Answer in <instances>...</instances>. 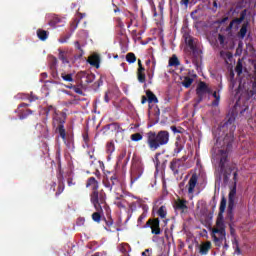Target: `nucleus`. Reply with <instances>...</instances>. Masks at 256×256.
<instances>
[{
    "label": "nucleus",
    "instance_id": "obj_1",
    "mask_svg": "<svg viewBox=\"0 0 256 256\" xmlns=\"http://www.w3.org/2000/svg\"><path fill=\"white\" fill-rule=\"evenodd\" d=\"M235 114L231 113L227 116V120L222 122L218 128L217 143L223 139V149L219 150V169L220 173H223L224 177H229L233 169L229 168V151L233 147V141L235 139Z\"/></svg>",
    "mask_w": 256,
    "mask_h": 256
},
{
    "label": "nucleus",
    "instance_id": "obj_2",
    "mask_svg": "<svg viewBox=\"0 0 256 256\" xmlns=\"http://www.w3.org/2000/svg\"><path fill=\"white\" fill-rule=\"evenodd\" d=\"M169 137V131L167 130L149 131L146 133V145L151 151H157V149L169 143Z\"/></svg>",
    "mask_w": 256,
    "mask_h": 256
},
{
    "label": "nucleus",
    "instance_id": "obj_3",
    "mask_svg": "<svg viewBox=\"0 0 256 256\" xmlns=\"http://www.w3.org/2000/svg\"><path fill=\"white\" fill-rule=\"evenodd\" d=\"M65 121H67V114L65 112H55L53 116V126L56 127V133H59L63 141L67 140Z\"/></svg>",
    "mask_w": 256,
    "mask_h": 256
},
{
    "label": "nucleus",
    "instance_id": "obj_4",
    "mask_svg": "<svg viewBox=\"0 0 256 256\" xmlns=\"http://www.w3.org/2000/svg\"><path fill=\"white\" fill-rule=\"evenodd\" d=\"M90 201L92 205H94V209H109V206L107 205V194H105V191L103 190L92 191L90 194Z\"/></svg>",
    "mask_w": 256,
    "mask_h": 256
},
{
    "label": "nucleus",
    "instance_id": "obj_5",
    "mask_svg": "<svg viewBox=\"0 0 256 256\" xmlns=\"http://www.w3.org/2000/svg\"><path fill=\"white\" fill-rule=\"evenodd\" d=\"M234 187L230 190L228 195V217L233 221V209H235V196L237 195V172L233 173Z\"/></svg>",
    "mask_w": 256,
    "mask_h": 256
},
{
    "label": "nucleus",
    "instance_id": "obj_6",
    "mask_svg": "<svg viewBox=\"0 0 256 256\" xmlns=\"http://www.w3.org/2000/svg\"><path fill=\"white\" fill-rule=\"evenodd\" d=\"M147 227L151 229L152 235H161V233H163L161 230V220H159V218H149L144 225V228Z\"/></svg>",
    "mask_w": 256,
    "mask_h": 256
},
{
    "label": "nucleus",
    "instance_id": "obj_7",
    "mask_svg": "<svg viewBox=\"0 0 256 256\" xmlns=\"http://www.w3.org/2000/svg\"><path fill=\"white\" fill-rule=\"evenodd\" d=\"M225 209H227V199L222 197L218 218L216 220V227L214 229H225V222L223 221V214L225 213Z\"/></svg>",
    "mask_w": 256,
    "mask_h": 256
},
{
    "label": "nucleus",
    "instance_id": "obj_8",
    "mask_svg": "<svg viewBox=\"0 0 256 256\" xmlns=\"http://www.w3.org/2000/svg\"><path fill=\"white\" fill-rule=\"evenodd\" d=\"M103 185L108 189V191H113V187H119L121 185V181L119 180V176L114 173L103 180Z\"/></svg>",
    "mask_w": 256,
    "mask_h": 256
},
{
    "label": "nucleus",
    "instance_id": "obj_9",
    "mask_svg": "<svg viewBox=\"0 0 256 256\" xmlns=\"http://www.w3.org/2000/svg\"><path fill=\"white\" fill-rule=\"evenodd\" d=\"M189 202L185 199L178 198L174 202V209L175 211H180V213H187L189 206H187Z\"/></svg>",
    "mask_w": 256,
    "mask_h": 256
},
{
    "label": "nucleus",
    "instance_id": "obj_10",
    "mask_svg": "<svg viewBox=\"0 0 256 256\" xmlns=\"http://www.w3.org/2000/svg\"><path fill=\"white\" fill-rule=\"evenodd\" d=\"M212 237L216 242L223 241V239L226 237L225 228H213Z\"/></svg>",
    "mask_w": 256,
    "mask_h": 256
},
{
    "label": "nucleus",
    "instance_id": "obj_11",
    "mask_svg": "<svg viewBox=\"0 0 256 256\" xmlns=\"http://www.w3.org/2000/svg\"><path fill=\"white\" fill-rule=\"evenodd\" d=\"M211 93V88L205 82H200L196 88V94L198 97H203V95Z\"/></svg>",
    "mask_w": 256,
    "mask_h": 256
},
{
    "label": "nucleus",
    "instance_id": "obj_12",
    "mask_svg": "<svg viewBox=\"0 0 256 256\" xmlns=\"http://www.w3.org/2000/svg\"><path fill=\"white\" fill-rule=\"evenodd\" d=\"M181 167H183V162H181V159L174 158L170 162V169L174 175H179V169H181Z\"/></svg>",
    "mask_w": 256,
    "mask_h": 256
},
{
    "label": "nucleus",
    "instance_id": "obj_13",
    "mask_svg": "<svg viewBox=\"0 0 256 256\" xmlns=\"http://www.w3.org/2000/svg\"><path fill=\"white\" fill-rule=\"evenodd\" d=\"M198 177H197V174H193L189 181H188V193L191 195L193 193H195V187H197V181H198Z\"/></svg>",
    "mask_w": 256,
    "mask_h": 256
},
{
    "label": "nucleus",
    "instance_id": "obj_14",
    "mask_svg": "<svg viewBox=\"0 0 256 256\" xmlns=\"http://www.w3.org/2000/svg\"><path fill=\"white\" fill-rule=\"evenodd\" d=\"M36 131L39 133V137H43L44 139H48L49 137V127L43 124L36 125Z\"/></svg>",
    "mask_w": 256,
    "mask_h": 256
},
{
    "label": "nucleus",
    "instance_id": "obj_15",
    "mask_svg": "<svg viewBox=\"0 0 256 256\" xmlns=\"http://www.w3.org/2000/svg\"><path fill=\"white\" fill-rule=\"evenodd\" d=\"M156 213L158 217L163 220L164 225H167V223H169V219H167V207L165 205L160 206Z\"/></svg>",
    "mask_w": 256,
    "mask_h": 256
},
{
    "label": "nucleus",
    "instance_id": "obj_16",
    "mask_svg": "<svg viewBox=\"0 0 256 256\" xmlns=\"http://www.w3.org/2000/svg\"><path fill=\"white\" fill-rule=\"evenodd\" d=\"M58 59L63 63V65H69L71 56L69 52L59 50Z\"/></svg>",
    "mask_w": 256,
    "mask_h": 256
},
{
    "label": "nucleus",
    "instance_id": "obj_17",
    "mask_svg": "<svg viewBox=\"0 0 256 256\" xmlns=\"http://www.w3.org/2000/svg\"><path fill=\"white\" fill-rule=\"evenodd\" d=\"M245 17H247V9H244L241 11L240 13V17L239 18H235L234 20H232L230 22L229 27L232 28L233 25H241V23H243V21H245Z\"/></svg>",
    "mask_w": 256,
    "mask_h": 256
},
{
    "label": "nucleus",
    "instance_id": "obj_18",
    "mask_svg": "<svg viewBox=\"0 0 256 256\" xmlns=\"http://www.w3.org/2000/svg\"><path fill=\"white\" fill-rule=\"evenodd\" d=\"M86 187L87 188H91L92 191H98L99 189V181H97V179H95V177H90L88 178L87 182H86Z\"/></svg>",
    "mask_w": 256,
    "mask_h": 256
},
{
    "label": "nucleus",
    "instance_id": "obj_19",
    "mask_svg": "<svg viewBox=\"0 0 256 256\" xmlns=\"http://www.w3.org/2000/svg\"><path fill=\"white\" fill-rule=\"evenodd\" d=\"M88 63L92 67H96V69H99V64L101 63V57H99V55H92L88 58Z\"/></svg>",
    "mask_w": 256,
    "mask_h": 256
},
{
    "label": "nucleus",
    "instance_id": "obj_20",
    "mask_svg": "<svg viewBox=\"0 0 256 256\" xmlns=\"http://www.w3.org/2000/svg\"><path fill=\"white\" fill-rule=\"evenodd\" d=\"M210 249H211V241H206L200 245L199 253L200 255H207Z\"/></svg>",
    "mask_w": 256,
    "mask_h": 256
},
{
    "label": "nucleus",
    "instance_id": "obj_21",
    "mask_svg": "<svg viewBox=\"0 0 256 256\" xmlns=\"http://www.w3.org/2000/svg\"><path fill=\"white\" fill-rule=\"evenodd\" d=\"M184 41L189 49H193V47H197V43L195 42V38L189 34L184 35Z\"/></svg>",
    "mask_w": 256,
    "mask_h": 256
},
{
    "label": "nucleus",
    "instance_id": "obj_22",
    "mask_svg": "<svg viewBox=\"0 0 256 256\" xmlns=\"http://www.w3.org/2000/svg\"><path fill=\"white\" fill-rule=\"evenodd\" d=\"M58 188L57 191L55 193L56 197H59V195H61V193H63V191H65V182H63V175L58 176Z\"/></svg>",
    "mask_w": 256,
    "mask_h": 256
},
{
    "label": "nucleus",
    "instance_id": "obj_23",
    "mask_svg": "<svg viewBox=\"0 0 256 256\" xmlns=\"http://www.w3.org/2000/svg\"><path fill=\"white\" fill-rule=\"evenodd\" d=\"M190 50L192 51V63L196 66L199 67V61L197 60V58L199 57L200 53H199V48L197 46H194L193 48H190Z\"/></svg>",
    "mask_w": 256,
    "mask_h": 256
},
{
    "label": "nucleus",
    "instance_id": "obj_24",
    "mask_svg": "<svg viewBox=\"0 0 256 256\" xmlns=\"http://www.w3.org/2000/svg\"><path fill=\"white\" fill-rule=\"evenodd\" d=\"M36 35L40 41H47V39H49V31L47 30L38 29Z\"/></svg>",
    "mask_w": 256,
    "mask_h": 256
},
{
    "label": "nucleus",
    "instance_id": "obj_25",
    "mask_svg": "<svg viewBox=\"0 0 256 256\" xmlns=\"http://www.w3.org/2000/svg\"><path fill=\"white\" fill-rule=\"evenodd\" d=\"M96 212L92 214V221L95 223H101V215H103V208H95Z\"/></svg>",
    "mask_w": 256,
    "mask_h": 256
},
{
    "label": "nucleus",
    "instance_id": "obj_26",
    "mask_svg": "<svg viewBox=\"0 0 256 256\" xmlns=\"http://www.w3.org/2000/svg\"><path fill=\"white\" fill-rule=\"evenodd\" d=\"M146 97L148 99V103H159V99H157V96L151 90L146 91Z\"/></svg>",
    "mask_w": 256,
    "mask_h": 256
},
{
    "label": "nucleus",
    "instance_id": "obj_27",
    "mask_svg": "<svg viewBox=\"0 0 256 256\" xmlns=\"http://www.w3.org/2000/svg\"><path fill=\"white\" fill-rule=\"evenodd\" d=\"M59 23H61V18H59V16L53 14L51 16V19L48 22V25L50 27H57V25H59Z\"/></svg>",
    "mask_w": 256,
    "mask_h": 256
},
{
    "label": "nucleus",
    "instance_id": "obj_28",
    "mask_svg": "<svg viewBox=\"0 0 256 256\" xmlns=\"http://www.w3.org/2000/svg\"><path fill=\"white\" fill-rule=\"evenodd\" d=\"M141 175H143V172L139 171V170H132L131 172V184L133 185V183L137 182Z\"/></svg>",
    "mask_w": 256,
    "mask_h": 256
},
{
    "label": "nucleus",
    "instance_id": "obj_29",
    "mask_svg": "<svg viewBox=\"0 0 256 256\" xmlns=\"http://www.w3.org/2000/svg\"><path fill=\"white\" fill-rule=\"evenodd\" d=\"M61 78L63 79V81H66L67 83H73V81H75L73 79V74L67 72L61 73Z\"/></svg>",
    "mask_w": 256,
    "mask_h": 256
},
{
    "label": "nucleus",
    "instance_id": "obj_30",
    "mask_svg": "<svg viewBox=\"0 0 256 256\" xmlns=\"http://www.w3.org/2000/svg\"><path fill=\"white\" fill-rule=\"evenodd\" d=\"M105 129H110L111 131H117V133H119V131L121 130V125L115 122V123L106 125Z\"/></svg>",
    "mask_w": 256,
    "mask_h": 256
},
{
    "label": "nucleus",
    "instance_id": "obj_31",
    "mask_svg": "<svg viewBox=\"0 0 256 256\" xmlns=\"http://www.w3.org/2000/svg\"><path fill=\"white\" fill-rule=\"evenodd\" d=\"M212 96L214 97V101H212L211 106L212 107H219V101H221V96L217 94V91H214Z\"/></svg>",
    "mask_w": 256,
    "mask_h": 256
},
{
    "label": "nucleus",
    "instance_id": "obj_32",
    "mask_svg": "<svg viewBox=\"0 0 256 256\" xmlns=\"http://www.w3.org/2000/svg\"><path fill=\"white\" fill-rule=\"evenodd\" d=\"M170 67H179L181 63L179 62V58L176 55L172 56L169 60Z\"/></svg>",
    "mask_w": 256,
    "mask_h": 256
},
{
    "label": "nucleus",
    "instance_id": "obj_33",
    "mask_svg": "<svg viewBox=\"0 0 256 256\" xmlns=\"http://www.w3.org/2000/svg\"><path fill=\"white\" fill-rule=\"evenodd\" d=\"M183 87H185L186 89H189V87H191V85H193V78L186 76L184 77V80L182 82Z\"/></svg>",
    "mask_w": 256,
    "mask_h": 256
},
{
    "label": "nucleus",
    "instance_id": "obj_34",
    "mask_svg": "<svg viewBox=\"0 0 256 256\" xmlns=\"http://www.w3.org/2000/svg\"><path fill=\"white\" fill-rule=\"evenodd\" d=\"M137 79L139 83H145L146 81L145 70H137Z\"/></svg>",
    "mask_w": 256,
    "mask_h": 256
},
{
    "label": "nucleus",
    "instance_id": "obj_35",
    "mask_svg": "<svg viewBox=\"0 0 256 256\" xmlns=\"http://www.w3.org/2000/svg\"><path fill=\"white\" fill-rule=\"evenodd\" d=\"M247 26L248 23H244L238 33V36L240 37V39H245V35H247Z\"/></svg>",
    "mask_w": 256,
    "mask_h": 256
},
{
    "label": "nucleus",
    "instance_id": "obj_36",
    "mask_svg": "<svg viewBox=\"0 0 256 256\" xmlns=\"http://www.w3.org/2000/svg\"><path fill=\"white\" fill-rule=\"evenodd\" d=\"M126 61L127 63H135V61H137V56H135V53L133 52H129L127 55H126Z\"/></svg>",
    "mask_w": 256,
    "mask_h": 256
},
{
    "label": "nucleus",
    "instance_id": "obj_37",
    "mask_svg": "<svg viewBox=\"0 0 256 256\" xmlns=\"http://www.w3.org/2000/svg\"><path fill=\"white\" fill-rule=\"evenodd\" d=\"M57 63H58V61H57L56 57H54V56L50 57V69L52 71H56L57 70Z\"/></svg>",
    "mask_w": 256,
    "mask_h": 256
},
{
    "label": "nucleus",
    "instance_id": "obj_38",
    "mask_svg": "<svg viewBox=\"0 0 256 256\" xmlns=\"http://www.w3.org/2000/svg\"><path fill=\"white\" fill-rule=\"evenodd\" d=\"M29 115H33V110L27 109V110L21 112L20 115H19V118L20 119H27L29 117Z\"/></svg>",
    "mask_w": 256,
    "mask_h": 256
},
{
    "label": "nucleus",
    "instance_id": "obj_39",
    "mask_svg": "<svg viewBox=\"0 0 256 256\" xmlns=\"http://www.w3.org/2000/svg\"><path fill=\"white\" fill-rule=\"evenodd\" d=\"M68 89H73V91H75L78 95H83V89H85V88H80L79 86H75L73 84H70L68 86Z\"/></svg>",
    "mask_w": 256,
    "mask_h": 256
},
{
    "label": "nucleus",
    "instance_id": "obj_40",
    "mask_svg": "<svg viewBox=\"0 0 256 256\" xmlns=\"http://www.w3.org/2000/svg\"><path fill=\"white\" fill-rule=\"evenodd\" d=\"M131 141H141L143 139V135L141 133H134L130 136Z\"/></svg>",
    "mask_w": 256,
    "mask_h": 256
},
{
    "label": "nucleus",
    "instance_id": "obj_41",
    "mask_svg": "<svg viewBox=\"0 0 256 256\" xmlns=\"http://www.w3.org/2000/svg\"><path fill=\"white\" fill-rule=\"evenodd\" d=\"M82 137H83V141H84V145L83 146L89 148V142H90L89 133L88 132H84L82 134Z\"/></svg>",
    "mask_w": 256,
    "mask_h": 256
},
{
    "label": "nucleus",
    "instance_id": "obj_42",
    "mask_svg": "<svg viewBox=\"0 0 256 256\" xmlns=\"http://www.w3.org/2000/svg\"><path fill=\"white\" fill-rule=\"evenodd\" d=\"M106 151H107V153H110V154L113 153L115 151V143L108 142L106 144Z\"/></svg>",
    "mask_w": 256,
    "mask_h": 256
},
{
    "label": "nucleus",
    "instance_id": "obj_43",
    "mask_svg": "<svg viewBox=\"0 0 256 256\" xmlns=\"http://www.w3.org/2000/svg\"><path fill=\"white\" fill-rule=\"evenodd\" d=\"M183 151V145H181L179 142L175 143V149H174V155H179Z\"/></svg>",
    "mask_w": 256,
    "mask_h": 256
},
{
    "label": "nucleus",
    "instance_id": "obj_44",
    "mask_svg": "<svg viewBox=\"0 0 256 256\" xmlns=\"http://www.w3.org/2000/svg\"><path fill=\"white\" fill-rule=\"evenodd\" d=\"M235 71L237 73V75H241L243 73V64L241 63V61H239L235 67Z\"/></svg>",
    "mask_w": 256,
    "mask_h": 256
},
{
    "label": "nucleus",
    "instance_id": "obj_45",
    "mask_svg": "<svg viewBox=\"0 0 256 256\" xmlns=\"http://www.w3.org/2000/svg\"><path fill=\"white\" fill-rule=\"evenodd\" d=\"M158 9L160 14L163 15V9H165V0H158Z\"/></svg>",
    "mask_w": 256,
    "mask_h": 256
},
{
    "label": "nucleus",
    "instance_id": "obj_46",
    "mask_svg": "<svg viewBox=\"0 0 256 256\" xmlns=\"http://www.w3.org/2000/svg\"><path fill=\"white\" fill-rule=\"evenodd\" d=\"M148 2L152 7L154 17H157V7L155 6V2L153 0H148Z\"/></svg>",
    "mask_w": 256,
    "mask_h": 256
},
{
    "label": "nucleus",
    "instance_id": "obj_47",
    "mask_svg": "<svg viewBox=\"0 0 256 256\" xmlns=\"http://www.w3.org/2000/svg\"><path fill=\"white\" fill-rule=\"evenodd\" d=\"M116 26H118L120 29H123L125 27V24L123 23V20H121L120 17L115 18Z\"/></svg>",
    "mask_w": 256,
    "mask_h": 256
},
{
    "label": "nucleus",
    "instance_id": "obj_48",
    "mask_svg": "<svg viewBox=\"0 0 256 256\" xmlns=\"http://www.w3.org/2000/svg\"><path fill=\"white\" fill-rule=\"evenodd\" d=\"M218 41L221 47H225V37L222 34H218Z\"/></svg>",
    "mask_w": 256,
    "mask_h": 256
},
{
    "label": "nucleus",
    "instance_id": "obj_49",
    "mask_svg": "<svg viewBox=\"0 0 256 256\" xmlns=\"http://www.w3.org/2000/svg\"><path fill=\"white\" fill-rule=\"evenodd\" d=\"M50 111H54V114H55V112H57V111L55 110V107H53V105H49V106H47V108H45L46 117L49 116V112H50Z\"/></svg>",
    "mask_w": 256,
    "mask_h": 256
},
{
    "label": "nucleus",
    "instance_id": "obj_50",
    "mask_svg": "<svg viewBox=\"0 0 256 256\" xmlns=\"http://www.w3.org/2000/svg\"><path fill=\"white\" fill-rule=\"evenodd\" d=\"M105 224L108 229H111L113 227V219L109 218L108 220L104 218Z\"/></svg>",
    "mask_w": 256,
    "mask_h": 256
},
{
    "label": "nucleus",
    "instance_id": "obj_51",
    "mask_svg": "<svg viewBox=\"0 0 256 256\" xmlns=\"http://www.w3.org/2000/svg\"><path fill=\"white\" fill-rule=\"evenodd\" d=\"M56 159L58 161V167H61V151L60 150L56 151Z\"/></svg>",
    "mask_w": 256,
    "mask_h": 256
},
{
    "label": "nucleus",
    "instance_id": "obj_52",
    "mask_svg": "<svg viewBox=\"0 0 256 256\" xmlns=\"http://www.w3.org/2000/svg\"><path fill=\"white\" fill-rule=\"evenodd\" d=\"M220 56L222 57H227L228 59H231L232 55L231 52H225V51H220Z\"/></svg>",
    "mask_w": 256,
    "mask_h": 256
},
{
    "label": "nucleus",
    "instance_id": "obj_53",
    "mask_svg": "<svg viewBox=\"0 0 256 256\" xmlns=\"http://www.w3.org/2000/svg\"><path fill=\"white\" fill-rule=\"evenodd\" d=\"M235 246H236L235 253L237 255H241V248H239V242L237 240L235 241Z\"/></svg>",
    "mask_w": 256,
    "mask_h": 256
},
{
    "label": "nucleus",
    "instance_id": "obj_54",
    "mask_svg": "<svg viewBox=\"0 0 256 256\" xmlns=\"http://www.w3.org/2000/svg\"><path fill=\"white\" fill-rule=\"evenodd\" d=\"M147 218V213L143 212L139 218H138V223H141L143 220Z\"/></svg>",
    "mask_w": 256,
    "mask_h": 256
},
{
    "label": "nucleus",
    "instance_id": "obj_55",
    "mask_svg": "<svg viewBox=\"0 0 256 256\" xmlns=\"http://www.w3.org/2000/svg\"><path fill=\"white\" fill-rule=\"evenodd\" d=\"M235 89V80H230L229 91H233Z\"/></svg>",
    "mask_w": 256,
    "mask_h": 256
},
{
    "label": "nucleus",
    "instance_id": "obj_56",
    "mask_svg": "<svg viewBox=\"0 0 256 256\" xmlns=\"http://www.w3.org/2000/svg\"><path fill=\"white\" fill-rule=\"evenodd\" d=\"M138 70L145 71V67H143V64L141 63V59H138Z\"/></svg>",
    "mask_w": 256,
    "mask_h": 256
},
{
    "label": "nucleus",
    "instance_id": "obj_57",
    "mask_svg": "<svg viewBox=\"0 0 256 256\" xmlns=\"http://www.w3.org/2000/svg\"><path fill=\"white\" fill-rule=\"evenodd\" d=\"M67 184H68V187H73V185H75V182H73V178H68Z\"/></svg>",
    "mask_w": 256,
    "mask_h": 256
},
{
    "label": "nucleus",
    "instance_id": "obj_58",
    "mask_svg": "<svg viewBox=\"0 0 256 256\" xmlns=\"http://www.w3.org/2000/svg\"><path fill=\"white\" fill-rule=\"evenodd\" d=\"M71 38V35H67L64 38L60 39V43H67V40Z\"/></svg>",
    "mask_w": 256,
    "mask_h": 256
},
{
    "label": "nucleus",
    "instance_id": "obj_59",
    "mask_svg": "<svg viewBox=\"0 0 256 256\" xmlns=\"http://www.w3.org/2000/svg\"><path fill=\"white\" fill-rule=\"evenodd\" d=\"M180 5H184L186 8L189 7V0H181Z\"/></svg>",
    "mask_w": 256,
    "mask_h": 256
},
{
    "label": "nucleus",
    "instance_id": "obj_60",
    "mask_svg": "<svg viewBox=\"0 0 256 256\" xmlns=\"http://www.w3.org/2000/svg\"><path fill=\"white\" fill-rule=\"evenodd\" d=\"M38 99H39V97H37V96H35L33 94H31L30 97H29V101L30 102L37 101Z\"/></svg>",
    "mask_w": 256,
    "mask_h": 256
},
{
    "label": "nucleus",
    "instance_id": "obj_61",
    "mask_svg": "<svg viewBox=\"0 0 256 256\" xmlns=\"http://www.w3.org/2000/svg\"><path fill=\"white\" fill-rule=\"evenodd\" d=\"M74 45H75L76 49H78V51H83V49H81V44L79 43V41H76L74 43Z\"/></svg>",
    "mask_w": 256,
    "mask_h": 256
},
{
    "label": "nucleus",
    "instance_id": "obj_62",
    "mask_svg": "<svg viewBox=\"0 0 256 256\" xmlns=\"http://www.w3.org/2000/svg\"><path fill=\"white\" fill-rule=\"evenodd\" d=\"M171 131H173V133H181V131L177 129V126H171Z\"/></svg>",
    "mask_w": 256,
    "mask_h": 256
},
{
    "label": "nucleus",
    "instance_id": "obj_63",
    "mask_svg": "<svg viewBox=\"0 0 256 256\" xmlns=\"http://www.w3.org/2000/svg\"><path fill=\"white\" fill-rule=\"evenodd\" d=\"M78 225H85V218H79Z\"/></svg>",
    "mask_w": 256,
    "mask_h": 256
},
{
    "label": "nucleus",
    "instance_id": "obj_64",
    "mask_svg": "<svg viewBox=\"0 0 256 256\" xmlns=\"http://www.w3.org/2000/svg\"><path fill=\"white\" fill-rule=\"evenodd\" d=\"M147 101H148L147 96H142V99H141L142 105H145V103H147Z\"/></svg>",
    "mask_w": 256,
    "mask_h": 256
}]
</instances>
